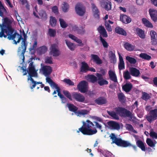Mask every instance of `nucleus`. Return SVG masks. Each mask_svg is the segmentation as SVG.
<instances>
[{
    "label": "nucleus",
    "mask_w": 157,
    "mask_h": 157,
    "mask_svg": "<svg viewBox=\"0 0 157 157\" xmlns=\"http://www.w3.org/2000/svg\"><path fill=\"white\" fill-rule=\"evenodd\" d=\"M82 124V126L77 131V133L81 132L84 135L90 136L97 132V130L94 127V124L90 120L83 121Z\"/></svg>",
    "instance_id": "nucleus-1"
},
{
    "label": "nucleus",
    "mask_w": 157,
    "mask_h": 157,
    "mask_svg": "<svg viewBox=\"0 0 157 157\" xmlns=\"http://www.w3.org/2000/svg\"><path fill=\"white\" fill-rule=\"evenodd\" d=\"M12 21L7 17H5L3 19V21L2 24H0V27L1 28V31L0 32V37L3 36L6 38L7 36L5 34V33L7 36L12 34L14 32L11 24Z\"/></svg>",
    "instance_id": "nucleus-2"
},
{
    "label": "nucleus",
    "mask_w": 157,
    "mask_h": 157,
    "mask_svg": "<svg viewBox=\"0 0 157 157\" xmlns=\"http://www.w3.org/2000/svg\"><path fill=\"white\" fill-rule=\"evenodd\" d=\"M114 110L116 113L113 111H107L108 114L113 119L117 120L119 119L118 114H119L120 115L121 114L122 116L129 117L131 119L132 118V113L124 108L121 107L115 108Z\"/></svg>",
    "instance_id": "nucleus-3"
},
{
    "label": "nucleus",
    "mask_w": 157,
    "mask_h": 157,
    "mask_svg": "<svg viewBox=\"0 0 157 157\" xmlns=\"http://www.w3.org/2000/svg\"><path fill=\"white\" fill-rule=\"evenodd\" d=\"M109 137L113 141L112 144L114 143L118 146L124 147L132 146L134 149L136 148L135 146H132L128 142L123 140L121 138H117L114 133H112L110 135Z\"/></svg>",
    "instance_id": "nucleus-4"
},
{
    "label": "nucleus",
    "mask_w": 157,
    "mask_h": 157,
    "mask_svg": "<svg viewBox=\"0 0 157 157\" xmlns=\"http://www.w3.org/2000/svg\"><path fill=\"white\" fill-rule=\"evenodd\" d=\"M22 33L24 38L22 39V41L21 44V47H19L18 48V52H21V55L23 56V59H24V54L25 52L27 44V43H26L27 36L24 31H23Z\"/></svg>",
    "instance_id": "nucleus-5"
},
{
    "label": "nucleus",
    "mask_w": 157,
    "mask_h": 157,
    "mask_svg": "<svg viewBox=\"0 0 157 157\" xmlns=\"http://www.w3.org/2000/svg\"><path fill=\"white\" fill-rule=\"evenodd\" d=\"M146 118L150 123L157 119V109L151 110L146 116Z\"/></svg>",
    "instance_id": "nucleus-6"
},
{
    "label": "nucleus",
    "mask_w": 157,
    "mask_h": 157,
    "mask_svg": "<svg viewBox=\"0 0 157 157\" xmlns=\"http://www.w3.org/2000/svg\"><path fill=\"white\" fill-rule=\"evenodd\" d=\"M75 10L76 14L80 16H83L86 11L85 7L80 2H78L76 5Z\"/></svg>",
    "instance_id": "nucleus-7"
},
{
    "label": "nucleus",
    "mask_w": 157,
    "mask_h": 157,
    "mask_svg": "<svg viewBox=\"0 0 157 157\" xmlns=\"http://www.w3.org/2000/svg\"><path fill=\"white\" fill-rule=\"evenodd\" d=\"M78 90L81 93H85L88 90V83L85 80L80 81L77 86Z\"/></svg>",
    "instance_id": "nucleus-8"
},
{
    "label": "nucleus",
    "mask_w": 157,
    "mask_h": 157,
    "mask_svg": "<svg viewBox=\"0 0 157 157\" xmlns=\"http://www.w3.org/2000/svg\"><path fill=\"white\" fill-rule=\"evenodd\" d=\"M72 97L74 100L79 102H83L85 100L84 96L79 93H73L72 94Z\"/></svg>",
    "instance_id": "nucleus-9"
},
{
    "label": "nucleus",
    "mask_w": 157,
    "mask_h": 157,
    "mask_svg": "<svg viewBox=\"0 0 157 157\" xmlns=\"http://www.w3.org/2000/svg\"><path fill=\"white\" fill-rule=\"evenodd\" d=\"M28 76L27 78L28 80H30L31 78L33 77H37V73L36 71L35 70V67H28Z\"/></svg>",
    "instance_id": "nucleus-10"
},
{
    "label": "nucleus",
    "mask_w": 157,
    "mask_h": 157,
    "mask_svg": "<svg viewBox=\"0 0 157 157\" xmlns=\"http://www.w3.org/2000/svg\"><path fill=\"white\" fill-rule=\"evenodd\" d=\"M91 6L94 17L95 18L99 19L100 18V14L99 10L94 3H92Z\"/></svg>",
    "instance_id": "nucleus-11"
},
{
    "label": "nucleus",
    "mask_w": 157,
    "mask_h": 157,
    "mask_svg": "<svg viewBox=\"0 0 157 157\" xmlns=\"http://www.w3.org/2000/svg\"><path fill=\"white\" fill-rule=\"evenodd\" d=\"M109 127L111 129L118 130L120 127L119 124L117 122L113 121H110L107 123Z\"/></svg>",
    "instance_id": "nucleus-12"
},
{
    "label": "nucleus",
    "mask_w": 157,
    "mask_h": 157,
    "mask_svg": "<svg viewBox=\"0 0 157 157\" xmlns=\"http://www.w3.org/2000/svg\"><path fill=\"white\" fill-rule=\"evenodd\" d=\"M101 5L107 11H109L111 9V3L108 0H102L101 2Z\"/></svg>",
    "instance_id": "nucleus-13"
},
{
    "label": "nucleus",
    "mask_w": 157,
    "mask_h": 157,
    "mask_svg": "<svg viewBox=\"0 0 157 157\" xmlns=\"http://www.w3.org/2000/svg\"><path fill=\"white\" fill-rule=\"evenodd\" d=\"M42 71L45 76H49L52 71V68L50 66H44L42 67Z\"/></svg>",
    "instance_id": "nucleus-14"
},
{
    "label": "nucleus",
    "mask_w": 157,
    "mask_h": 157,
    "mask_svg": "<svg viewBox=\"0 0 157 157\" xmlns=\"http://www.w3.org/2000/svg\"><path fill=\"white\" fill-rule=\"evenodd\" d=\"M150 35L151 36V44L152 45H157V33L153 30L150 31Z\"/></svg>",
    "instance_id": "nucleus-15"
},
{
    "label": "nucleus",
    "mask_w": 157,
    "mask_h": 157,
    "mask_svg": "<svg viewBox=\"0 0 157 157\" xmlns=\"http://www.w3.org/2000/svg\"><path fill=\"white\" fill-rule=\"evenodd\" d=\"M91 60L98 65H101L103 62L102 60L98 56L95 54L91 55Z\"/></svg>",
    "instance_id": "nucleus-16"
},
{
    "label": "nucleus",
    "mask_w": 157,
    "mask_h": 157,
    "mask_svg": "<svg viewBox=\"0 0 157 157\" xmlns=\"http://www.w3.org/2000/svg\"><path fill=\"white\" fill-rule=\"evenodd\" d=\"M148 12L152 21L155 22L157 21V10L150 9L149 10Z\"/></svg>",
    "instance_id": "nucleus-17"
},
{
    "label": "nucleus",
    "mask_w": 157,
    "mask_h": 157,
    "mask_svg": "<svg viewBox=\"0 0 157 157\" xmlns=\"http://www.w3.org/2000/svg\"><path fill=\"white\" fill-rule=\"evenodd\" d=\"M16 36L18 38L17 42L19 43L20 42V40L23 39V38L21 35H20L19 33H17V32H15L13 34L8 35L7 38L9 40H13L16 38Z\"/></svg>",
    "instance_id": "nucleus-18"
},
{
    "label": "nucleus",
    "mask_w": 157,
    "mask_h": 157,
    "mask_svg": "<svg viewBox=\"0 0 157 157\" xmlns=\"http://www.w3.org/2000/svg\"><path fill=\"white\" fill-rule=\"evenodd\" d=\"M97 30L100 33V36L105 38L108 37L107 32L105 28L102 25L99 26L97 28Z\"/></svg>",
    "instance_id": "nucleus-19"
},
{
    "label": "nucleus",
    "mask_w": 157,
    "mask_h": 157,
    "mask_svg": "<svg viewBox=\"0 0 157 157\" xmlns=\"http://www.w3.org/2000/svg\"><path fill=\"white\" fill-rule=\"evenodd\" d=\"M57 46L56 44H52L51 45V52L54 56H58L60 55L59 50L57 48Z\"/></svg>",
    "instance_id": "nucleus-20"
},
{
    "label": "nucleus",
    "mask_w": 157,
    "mask_h": 157,
    "mask_svg": "<svg viewBox=\"0 0 157 157\" xmlns=\"http://www.w3.org/2000/svg\"><path fill=\"white\" fill-rule=\"evenodd\" d=\"M129 70L130 74L132 76L137 77L139 76L140 74V71L136 68L130 67Z\"/></svg>",
    "instance_id": "nucleus-21"
},
{
    "label": "nucleus",
    "mask_w": 157,
    "mask_h": 157,
    "mask_svg": "<svg viewBox=\"0 0 157 157\" xmlns=\"http://www.w3.org/2000/svg\"><path fill=\"white\" fill-rule=\"evenodd\" d=\"M119 63H118V69L120 71L125 68V64L123 58L121 54L119 53Z\"/></svg>",
    "instance_id": "nucleus-22"
},
{
    "label": "nucleus",
    "mask_w": 157,
    "mask_h": 157,
    "mask_svg": "<svg viewBox=\"0 0 157 157\" xmlns=\"http://www.w3.org/2000/svg\"><path fill=\"white\" fill-rule=\"evenodd\" d=\"M89 66L87 63L84 62L81 63L80 71L83 73H86L89 71Z\"/></svg>",
    "instance_id": "nucleus-23"
},
{
    "label": "nucleus",
    "mask_w": 157,
    "mask_h": 157,
    "mask_svg": "<svg viewBox=\"0 0 157 157\" xmlns=\"http://www.w3.org/2000/svg\"><path fill=\"white\" fill-rule=\"evenodd\" d=\"M95 103L98 105H102L107 103V100L105 98L100 97L95 100Z\"/></svg>",
    "instance_id": "nucleus-24"
},
{
    "label": "nucleus",
    "mask_w": 157,
    "mask_h": 157,
    "mask_svg": "<svg viewBox=\"0 0 157 157\" xmlns=\"http://www.w3.org/2000/svg\"><path fill=\"white\" fill-rule=\"evenodd\" d=\"M120 20L123 23L128 24L131 21V18L125 15H123L120 17Z\"/></svg>",
    "instance_id": "nucleus-25"
},
{
    "label": "nucleus",
    "mask_w": 157,
    "mask_h": 157,
    "mask_svg": "<svg viewBox=\"0 0 157 157\" xmlns=\"http://www.w3.org/2000/svg\"><path fill=\"white\" fill-rule=\"evenodd\" d=\"M136 33L141 39L145 38V34L144 31L141 29L136 28Z\"/></svg>",
    "instance_id": "nucleus-26"
},
{
    "label": "nucleus",
    "mask_w": 157,
    "mask_h": 157,
    "mask_svg": "<svg viewBox=\"0 0 157 157\" xmlns=\"http://www.w3.org/2000/svg\"><path fill=\"white\" fill-rule=\"evenodd\" d=\"M132 88V85L131 83H126L122 86V89L126 92H130Z\"/></svg>",
    "instance_id": "nucleus-27"
},
{
    "label": "nucleus",
    "mask_w": 157,
    "mask_h": 157,
    "mask_svg": "<svg viewBox=\"0 0 157 157\" xmlns=\"http://www.w3.org/2000/svg\"><path fill=\"white\" fill-rule=\"evenodd\" d=\"M108 73L110 80L114 82H117V77L114 72L112 71L109 70Z\"/></svg>",
    "instance_id": "nucleus-28"
},
{
    "label": "nucleus",
    "mask_w": 157,
    "mask_h": 157,
    "mask_svg": "<svg viewBox=\"0 0 157 157\" xmlns=\"http://www.w3.org/2000/svg\"><path fill=\"white\" fill-rule=\"evenodd\" d=\"M67 105L68 108L69 110L70 111L74 112L77 114V112L78 110V107L74 105L73 104L71 103H67Z\"/></svg>",
    "instance_id": "nucleus-29"
},
{
    "label": "nucleus",
    "mask_w": 157,
    "mask_h": 157,
    "mask_svg": "<svg viewBox=\"0 0 157 157\" xmlns=\"http://www.w3.org/2000/svg\"><path fill=\"white\" fill-rule=\"evenodd\" d=\"M115 32L119 34H121L124 36H126L127 33L122 28L120 27H117L115 29Z\"/></svg>",
    "instance_id": "nucleus-30"
},
{
    "label": "nucleus",
    "mask_w": 157,
    "mask_h": 157,
    "mask_svg": "<svg viewBox=\"0 0 157 157\" xmlns=\"http://www.w3.org/2000/svg\"><path fill=\"white\" fill-rule=\"evenodd\" d=\"M142 21L143 23L146 27L150 28H153L152 24L146 18H143L142 19Z\"/></svg>",
    "instance_id": "nucleus-31"
},
{
    "label": "nucleus",
    "mask_w": 157,
    "mask_h": 157,
    "mask_svg": "<svg viewBox=\"0 0 157 157\" xmlns=\"http://www.w3.org/2000/svg\"><path fill=\"white\" fill-rule=\"evenodd\" d=\"M38 14L42 20H46L47 19V15L44 10H40L39 11Z\"/></svg>",
    "instance_id": "nucleus-32"
},
{
    "label": "nucleus",
    "mask_w": 157,
    "mask_h": 157,
    "mask_svg": "<svg viewBox=\"0 0 157 157\" xmlns=\"http://www.w3.org/2000/svg\"><path fill=\"white\" fill-rule=\"evenodd\" d=\"M136 144L137 146L140 148L142 151H146V147L144 143L140 140H138Z\"/></svg>",
    "instance_id": "nucleus-33"
},
{
    "label": "nucleus",
    "mask_w": 157,
    "mask_h": 157,
    "mask_svg": "<svg viewBox=\"0 0 157 157\" xmlns=\"http://www.w3.org/2000/svg\"><path fill=\"white\" fill-rule=\"evenodd\" d=\"M124 47L127 50L131 51L134 50L135 48V46L127 42L125 44Z\"/></svg>",
    "instance_id": "nucleus-34"
},
{
    "label": "nucleus",
    "mask_w": 157,
    "mask_h": 157,
    "mask_svg": "<svg viewBox=\"0 0 157 157\" xmlns=\"http://www.w3.org/2000/svg\"><path fill=\"white\" fill-rule=\"evenodd\" d=\"M47 48L46 46H43L38 48L37 52L40 54L41 55L47 52Z\"/></svg>",
    "instance_id": "nucleus-35"
},
{
    "label": "nucleus",
    "mask_w": 157,
    "mask_h": 157,
    "mask_svg": "<svg viewBox=\"0 0 157 157\" xmlns=\"http://www.w3.org/2000/svg\"><path fill=\"white\" fill-rule=\"evenodd\" d=\"M61 8L63 11L65 13H66L69 10V6L67 3L64 2L62 4Z\"/></svg>",
    "instance_id": "nucleus-36"
},
{
    "label": "nucleus",
    "mask_w": 157,
    "mask_h": 157,
    "mask_svg": "<svg viewBox=\"0 0 157 157\" xmlns=\"http://www.w3.org/2000/svg\"><path fill=\"white\" fill-rule=\"evenodd\" d=\"M119 101L121 103H124L126 101L125 97L122 93H119L118 95Z\"/></svg>",
    "instance_id": "nucleus-37"
},
{
    "label": "nucleus",
    "mask_w": 157,
    "mask_h": 157,
    "mask_svg": "<svg viewBox=\"0 0 157 157\" xmlns=\"http://www.w3.org/2000/svg\"><path fill=\"white\" fill-rule=\"evenodd\" d=\"M49 21L50 24L52 27H54L56 26L57 20L56 18L53 16H50Z\"/></svg>",
    "instance_id": "nucleus-38"
},
{
    "label": "nucleus",
    "mask_w": 157,
    "mask_h": 157,
    "mask_svg": "<svg viewBox=\"0 0 157 157\" xmlns=\"http://www.w3.org/2000/svg\"><path fill=\"white\" fill-rule=\"evenodd\" d=\"M65 42L67 46L71 51H73L74 50L75 46L74 44L67 40H65Z\"/></svg>",
    "instance_id": "nucleus-39"
},
{
    "label": "nucleus",
    "mask_w": 157,
    "mask_h": 157,
    "mask_svg": "<svg viewBox=\"0 0 157 157\" xmlns=\"http://www.w3.org/2000/svg\"><path fill=\"white\" fill-rule=\"evenodd\" d=\"M140 57L147 60H150L151 59V57L145 53H141L140 55Z\"/></svg>",
    "instance_id": "nucleus-40"
},
{
    "label": "nucleus",
    "mask_w": 157,
    "mask_h": 157,
    "mask_svg": "<svg viewBox=\"0 0 157 157\" xmlns=\"http://www.w3.org/2000/svg\"><path fill=\"white\" fill-rule=\"evenodd\" d=\"M48 33L50 36L54 37L56 34V30L55 29L49 28L48 30Z\"/></svg>",
    "instance_id": "nucleus-41"
},
{
    "label": "nucleus",
    "mask_w": 157,
    "mask_h": 157,
    "mask_svg": "<svg viewBox=\"0 0 157 157\" xmlns=\"http://www.w3.org/2000/svg\"><path fill=\"white\" fill-rule=\"evenodd\" d=\"M126 59L131 64H135L136 62V59L129 56H126Z\"/></svg>",
    "instance_id": "nucleus-42"
},
{
    "label": "nucleus",
    "mask_w": 157,
    "mask_h": 157,
    "mask_svg": "<svg viewBox=\"0 0 157 157\" xmlns=\"http://www.w3.org/2000/svg\"><path fill=\"white\" fill-rule=\"evenodd\" d=\"M33 84L32 86H30V88L31 89H33V88H35L37 84H42V82H36L35 81L33 78H31V80H30Z\"/></svg>",
    "instance_id": "nucleus-43"
},
{
    "label": "nucleus",
    "mask_w": 157,
    "mask_h": 157,
    "mask_svg": "<svg viewBox=\"0 0 157 157\" xmlns=\"http://www.w3.org/2000/svg\"><path fill=\"white\" fill-rule=\"evenodd\" d=\"M125 127L126 129L129 131H132L133 132L136 133L137 132L136 130L134 129L132 125L130 124H126Z\"/></svg>",
    "instance_id": "nucleus-44"
},
{
    "label": "nucleus",
    "mask_w": 157,
    "mask_h": 157,
    "mask_svg": "<svg viewBox=\"0 0 157 157\" xmlns=\"http://www.w3.org/2000/svg\"><path fill=\"white\" fill-rule=\"evenodd\" d=\"M142 94L141 98L143 100L147 101L150 98V97L148 94L145 92H142Z\"/></svg>",
    "instance_id": "nucleus-45"
},
{
    "label": "nucleus",
    "mask_w": 157,
    "mask_h": 157,
    "mask_svg": "<svg viewBox=\"0 0 157 157\" xmlns=\"http://www.w3.org/2000/svg\"><path fill=\"white\" fill-rule=\"evenodd\" d=\"M59 21L60 26L62 28H65L67 27V24L63 19L60 18Z\"/></svg>",
    "instance_id": "nucleus-46"
},
{
    "label": "nucleus",
    "mask_w": 157,
    "mask_h": 157,
    "mask_svg": "<svg viewBox=\"0 0 157 157\" xmlns=\"http://www.w3.org/2000/svg\"><path fill=\"white\" fill-rule=\"evenodd\" d=\"M63 93L70 100H72L71 95L69 91L64 90L63 91Z\"/></svg>",
    "instance_id": "nucleus-47"
},
{
    "label": "nucleus",
    "mask_w": 157,
    "mask_h": 157,
    "mask_svg": "<svg viewBox=\"0 0 157 157\" xmlns=\"http://www.w3.org/2000/svg\"><path fill=\"white\" fill-rule=\"evenodd\" d=\"M100 40L102 43L104 47L105 48H108V44L105 40L103 39L101 36H99Z\"/></svg>",
    "instance_id": "nucleus-48"
},
{
    "label": "nucleus",
    "mask_w": 157,
    "mask_h": 157,
    "mask_svg": "<svg viewBox=\"0 0 157 157\" xmlns=\"http://www.w3.org/2000/svg\"><path fill=\"white\" fill-rule=\"evenodd\" d=\"M123 77L126 80L129 79L131 78V76L128 71L127 70L123 73Z\"/></svg>",
    "instance_id": "nucleus-49"
},
{
    "label": "nucleus",
    "mask_w": 157,
    "mask_h": 157,
    "mask_svg": "<svg viewBox=\"0 0 157 157\" xmlns=\"http://www.w3.org/2000/svg\"><path fill=\"white\" fill-rule=\"evenodd\" d=\"M88 111L86 110L82 109L81 110L78 111L77 112V115H85L87 114L88 113Z\"/></svg>",
    "instance_id": "nucleus-50"
},
{
    "label": "nucleus",
    "mask_w": 157,
    "mask_h": 157,
    "mask_svg": "<svg viewBox=\"0 0 157 157\" xmlns=\"http://www.w3.org/2000/svg\"><path fill=\"white\" fill-rule=\"evenodd\" d=\"M146 142L147 145L151 147H154L155 146V143H154L153 141L150 138H147Z\"/></svg>",
    "instance_id": "nucleus-51"
},
{
    "label": "nucleus",
    "mask_w": 157,
    "mask_h": 157,
    "mask_svg": "<svg viewBox=\"0 0 157 157\" xmlns=\"http://www.w3.org/2000/svg\"><path fill=\"white\" fill-rule=\"evenodd\" d=\"M89 78L90 79L91 82L94 83L97 81V78L94 75H88Z\"/></svg>",
    "instance_id": "nucleus-52"
},
{
    "label": "nucleus",
    "mask_w": 157,
    "mask_h": 157,
    "mask_svg": "<svg viewBox=\"0 0 157 157\" xmlns=\"http://www.w3.org/2000/svg\"><path fill=\"white\" fill-rule=\"evenodd\" d=\"M63 82L67 84L69 86H73L74 85V83L71 80L68 78H65L63 80Z\"/></svg>",
    "instance_id": "nucleus-53"
},
{
    "label": "nucleus",
    "mask_w": 157,
    "mask_h": 157,
    "mask_svg": "<svg viewBox=\"0 0 157 157\" xmlns=\"http://www.w3.org/2000/svg\"><path fill=\"white\" fill-rule=\"evenodd\" d=\"M98 83L101 86L104 85H107L108 84V82L104 79L101 81H98Z\"/></svg>",
    "instance_id": "nucleus-54"
},
{
    "label": "nucleus",
    "mask_w": 157,
    "mask_h": 157,
    "mask_svg": "<svg viewBox=\"0 0 157 157\" xmlns=\"http://www.w3.org/2000/svg\"><path fill=\"white\" fill-rule=\"evenodd\" d=\"M109 58L113 61H114L115 59V55L114 53H113L112 51H110L109 52Z\"/></svg>",
    "instance_id": "nucleus-55"
},
{
    "label": "nucleus",
    "mask_w": 157,
    "mask_h": 157,
    "mask_svg": "<svg viewBox=\"0 0 157 157\" xmlns=\"http://www.w3.org/2000/svg\"><path fill=\"white\" fill-rule=\"evenodd\" d=\"M105 27L107 30L109 32L112 31V29L111 25L107 22H105Z\"/></svg>",
    "instance_id": "nucleus-56"
},
{
    "label": "nucleus",
    "mask_w": 157,
    "mask_h": 157,
    "mask_svg": "<svg viewBox=\"0 0 157 157\" xmlns=\"http://www.w3.org/2000/svg\"><path fill=\"white\" fill-rule=\"evenodd\" d=\"M45 63H46L52 64V58L51 57H47L45 58Z\"/></svg>",
    "instance_id": "nucleus-57"
},
{
    "label": "nucleus",
    "mask_w": 157,
    "mask_h": 157,
    "mask_svg": "<svg viewBox=\"0 0 157 157\" xmlns=\"http://www.w3.org/2000/svg\"><path fill=\"white\" fill-rule=\"evenodd\" d=\"M85 32V30L84 28L81 27L80 28H79L77 32V33L80 35H83Z\"/></svg>",
    "instance_id": "nucleus-58"
},
{
    "label": "nucleus",
    "mask_w": 157,
    "mask_h": 157,
    "mask_svg": "<svg viewBox=\"0 0 157 157\" xmlns=\"http://www.w3.org/2000/svg\"><path fill=\"white\" fill-rule=\"evenodd\" d=\"M149 135L153 138L157 139V133L154 131H151L150 132Z\"/></svg>",
    "instance_id": "nucleus-59"
},
{
    "label": "nucleus",
    "mask_w": 157,
    "mask_h": 157,
    "mask_svg": "<svg viewBox=\"0 0 157 157\" xmlns=\"http://www.w3.org/2000/svg\"><path fill=\"white\" fill-rule=\"evenodd\" d=\"M51 86L52 88H55L56 90H58L60 89V87L58 86V85L55 83L54 81L50 85Z\"/></svg>",
    "instance_id": "nucleus-60"
},
{
    "label": "nucleus",
    "mask_w": 157,
    "mask_h": 157,
    "mask_svg": "<svg viewBox=\"0 0 157 157\" xmlns=\"http://www.w3.org/2000/svg\"><path fill=\"white\" fill-rule=\"evenodd\" d=\"M75 41L77 43L79 44V46H80L82 47L84 45L82 43V40L78 39L77 37H76V38H75Z\"/></svg>",
    "instance_id": "nucleus-61"
},
{
    "label": "nucleus",
    "mask_w": 157,
    "mask_h": 157,
    "mask_svg": "<svg viewBox=\"0 0 157 157\" xmlns=\"http://www.w3.org/2000/svg\"><path fill=\"white\" fill-rule=\"evenodd\" d=\"M52 12L56 14L58 13V7L56 6H54L52 8Z\"/></svg>",
    "instance_id": "nucleus-62"
},
{
    "label": "nucleus",
    "mask_w": 157,
    "mask_h": 157,
    "mask_svg": "<svg viewBox=\"0 0 157 157\" xmlns=\"http://www.w3.org/2000/svg\"><path fill=\"white\" fill-rule=\"evenodd\" d=\"M94 123L95 124L96 128L99 129L100 130H101L102 129V125L99 124L97 121H94Z\"/></svg>",
    "instance_id": "nucleus-63"
},
{
    "label": "nucleus",
    "mask_w": 157,
    "mask_h": 157,
    "mask_svg": "<svg viewBox=\"0 0 157 157\" xmlns=\"http://www.w3.org/2000/svg\"><path fill=\"white\" fill-rule=\"evenodd\" d=\"M46 82L48 83L49 85L51 84L53 81L48 76L46 78Z\"/></svg>",
    "instance_id": "nucleus-64"
}]
</instances>
